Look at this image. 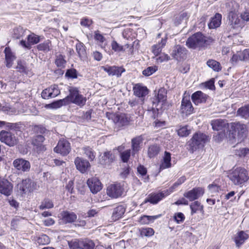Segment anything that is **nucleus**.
I'll return each mask as SVG.
<instances>
[{
  "instance_id": "39",
  "label": "nucleus",
  "mask_w": 249,
  "mask_h": 249,
  "mask_svg": "<svg viewBox=\"0 0 249 249\" xmlns=\"http://www.w3.org/2000/svg\"><path fill=\"white\" fill-rule=\"evenodd\" d=\"M52 43L50 40H47L44 42L38 44L37 46V49L38 51L44 52H48L51 50Z\"/></svg>"
},
{
  "instance_id": "50",
  "label": "nucleus",
  "mask_w": 249,
  "mask_h": 249,
  "mask_svg": "<svg viewBox=\"0 0 249 249\" xmlns=\"http://www.w3.org/2000/svg\"><path fill=\"white\" fill-rule=\"evenodd\" d=\"M81 240L73 239L68 241V245L71 249H81Z\"/></svg>"
},
{
  "instance_id": "16",
  "label": "nucleus",
  "mask_w": 249,
  "mask_h": 249,
  "mask_svg": "<svg viewBox=\"0 0 249 249\" xmlns=\"http://www.w3.org/2000/svg\"><path fill=\"white\" fill-rule=\"evenodd\" d=\"M169 194L168 190H165L157 194H151L145 199L144 203L149 202L152 204H156L163 197Z\"/></svg>"
},
{
  "instance_id": "19",
  "label": "nucleus",
  "mask_w": 249,
  "mask_h": 249,
  "mask_svg": "<svg viewBox=\"0 0 249 249\" xmlns=\"http://www.w3.org/2000/svg\"><path fill=\"white\" fill-rule=\"evenodd\" d=\"M229 23L233 28L241 27L242 26V21L239 18L237 12L234 11H231L228 16Z\"/></svg>"
},
{
  "instance_id": "18",
  "label": "nucleus",
  "mask_w": 249,
  "mask_h": 249,
  "mask_svg": "<svg viewBox=\"0 0 249 249\" xmlns=\"http://www.w3.org/2000/svg\"><path fill=\"white\" fill-rule=\"evenodd\" d=\"M13 165L17 170L22 172H28L31 168L30 162L22 158L14 160Z\"/></svg>"
},
{
  "instance_id": "63",
  "label": "nucleus",
  "mask_w": 249,
  "mask_h": 249,
  "mask_svg": "<svg viewBox=\"0 0 249 249\" xmlns=\"http://www.w3.org/2000/svg\"><path fill=\"white\" fill-rule=\"evenodd\" d=\"M112 50L115 52L124 51V47L119 44L116 41H113L111 43Z\"/></svg>"
},
{
  "instance_id": "60",
  "label": "nucleus",
  "mask_w": 249,
  "mask_h": 249,
  "mask_svg": "<svg viewBox=\"0 0 249 249\" xmlns=\"http://www.w3.org/2000/svg\"><path fill=\"white\" fill-rule=\"evenodd\" d=\"M174 218L175 221L178 224H180L184 221L185 219V216L182 213H177L175 214Z\"/></svg>"
},
{
  "instance_id": "45",
  "label": "nucleus",
  "mask_w": 249,
  "mask_h": 249,
  "mask_svg": "<svg viewBox=\"0 0 249 249\" xmlns=\"http://www.w3.org/2000/svg\"><path fill=\"white\" fill-rule=\"evenodd\" d=\"M83 150L86 156L91 160L92 161L95 159V153L92 149L89 146L83 148Z\"/></svg>"
},
{
  "instance_id": "44",
  "label": "nucleus",
  "mask_w": 249,
  "mask_h": 249,
  "mask_svg": "<svg viewBox=\"0 0 249 249\" xmlns=\"http://www.w3.org/2000/svg\"><path fill=\"white\" fill-rule=\"evenodd\" d=\"M158 217V216H148L143 215L141 217L140 219V222L142 224H148L150 222H153Z\"/></svg>"
},
{
  "instance_id": "6",
  "label": "nucleus",
  "mask_w": 249,
  "mask_h": 249,
  "mask_svg": "<svg viewBox=\"0 0 249 249\" xmlns=\"http://www.w3.org/2000/svg\"><path fill=\"white\" fill-rule=\"evenodd\" d=\"M0 141L9 146H14L18 143V138L10 131L1 130L0 132Z\"/></svg>"
},
{
  "instance_id": "28",
  "label": "nucleus",
  "mask_w": 249,
  "mask_h": 249,
  "mask_svg": "<svg viewBox=\"0 0 249 249\" xmlns=\"http://www.w3.org/2000/svg\"><path fill=\"white\" fill-rule=\"evenodd\" d=\"M31 180L30 179L23 180L21 183L18 184L17 187L20 193H26L31 191Z\"/></svg>"
},
{
  "instance_id": "38",
  "label": "nucleus",
  "mask_w": 249,
  "mask_h": 249,
  "mask_svg": "<svg viewBox=\"0 0 249 249\" xmlns=\"http://www.w3.org/2000/svg\"><path fill=\"white\" fill-rule=\"evenodd\" d=\"M190 207L191 209V215L200 211L202 213H204L203 207L198 201H195L191 204Z\"/></svg>"
},
{
  "instance_id": "53",
  "label": "nucleus",
  "mask_w": 249,
  "mask_h": 249,
  "mask_svg": "<svg viewBox=\"0 0 249 249\" xmlns=\"http://www.w3.org/2000/svg\"><path fill=\"white\" fill-rule=\"evenodd\" d=\"M185 180L186 178L185 176L180 177L175 183H174L173 186L170 188L168 190L169 193L170 194L171 192H173L174 189L182 184Z\"/></svg>"
},
{
  "instance_id": "21",
  "label": "nucleus",
  "mask_w": 249,
  "mask_h": 249,
  "mask_svg": "<svg viewBox=\"0 0 249 249\" xmlns=\"http://www.w3.org/2000/svg\"><path fill=\"white\" fill-rule=\"evenodd\" d=\"M204 193V190L202 188H195L184 193V196L189 199L190 201H193L202 196Z\"/></svg>"
},
{
  "instance_id": "23",
  "label": "nucleus",
  "mask_w": 249,
  "mask_h": 249,
  "mask_svg": "<svg viewBox=\"0 0 249 249\" xmlns=\"http://www.w3.org/2000/svg\"><path fill=\"white\" fill-rule=\"evenodd\" d=\"M186 54V50L180 46H176L172 53V56L178 61H181L185 58Z\"/></svg>"
},
{
  "instance_id": "10",
  "label": "nucleus",
  "mask_w": 249,
  "mask_h": 249,
  "mask_svg": "<svg viewBox=\"0 0 249 249\" xmlns=\"http://www.w3.org/2000/svg\"><path fill=\"white\" fill-rule=\"evenodd\" d=\"M12 184L6 178L0 177V193L9 196L13 192Z\"/></svg>"
},
{
  "instance_id": "47",
  "label": "nucleus",
  "mask_w": 249,
  "mask_h": 249,
  "mask_svg": "<svg viewBox=\"0 0 249 249\" xmlns=\"http://www.w3.org/2000/svg\"><path fill=\"white\" fill-rule=\"evenodd\" d=\"M67 100V99H66V97L65 98L63 99H60L52 103V104H50V106L51 107L53 108H59L64 105H66L68 104Z\"/></svg>"
},
{
  "instance_id": "48",
  "label": "nucleus",
  "mask_w": 249,
  "mask_h": 249,
  "mask_svg": "<svg viewBox=\"0 0 249 249\" xmlns=\"http://www.w3.org/2000/svg\"><path fill=\"white\" fill-rule=\"evenodd\" d=\"M53 207V204L52 200L48 198L44 199L41 202L39 208L40 210L51 209Z\"/></svg>"
},
{
  "instance_id": "27",
  "label": "nucleus",
  "mask_w": 249,
  "mask_h": 249,
  "mask_svg": "<svg viewBox=\"0 0 249 249\" xmlns=\"http://www.w3.org/2000/svg\"><path fill=\"white\" fill-rule=\"evenodd\" d=\"M133 91L135 95L142 98L148 93L147 88L141 84H136L133 87Z\"/></svg>"
},
{
  "instance_id": "17",
  "label": "nucleus",
  "mask_w": 249,
  "mask_h": 249,
  "mask_svg": "<svg viewBox=\"0 0 249 249\" xmlns=\"http://www.w3.org/2000/svg\"><path fill=\"white\" fill-rule=\"evenodd\" d=\"M102 69L107 72L109 76H116L119 77L122 73L124 72L125 70L122 67L113 66H102Z\"/></svg>"
},
{
  "instance_id": "58",
  "label": "nucleus",
  "mask_w": 249,
  "mask_h": 249,
  "mask_svg": "<svg viewBox=\"0 0 249 249\" xmlns=\"http://www.w3.org/2000/svg\"><path fill=\"white\" fill-rule=\"evenodd\" d=\"M23 219V218L19 216H16L13 218L11 222V226L12 228L13 229H17L19 222Z\"/></svg>"
},
{
  "instance_id": "36",
  "label": "nucleus",
  "mask_w": 249,
  "mask_h": 249,
  "mask_svg": "<svg viewBox=\"0 0 249 249\" xmlns=\"http://www.w3.org/2000/svg\"><path fill=\"white\" fill-rule=\"evenodd\" d=\"M249 237L248 235L244 231L238 232L235 237V242L237 246L242 244Z\"/></svg>"
},
{
  "instance_id": "34",
  "label": "nucleus",
  "mask_w": 249,
  "mask_h": 249,
  "mask_svg": "<svg viewBox=\"0 0 249 249\" xmlns=\"http://www.w3.org/2000/svg\"><path fill=\"white\" fill-rule=\"evenodd\" d=\"M166 43V39L162 38L160 42L152 47V52L156 55H158L161 52L162 49Z\"/></svg>"
},
{
  "instance_id": "3",
  "label": "nucleus",
  "mask_w": 249,
  "mask_h": 249,
  "mask_svg": "<svg viewBox=\"0 0 249 249\" xmlns=\"http://www.w3.org/2000/svg\"><path fill=\"white\" fill-rule=\"evenodd\" d=\"M69 92V95L66 97L68 104L72 103L80 107L84 106L85 105L87 99L79 93L77 88H70Z\"/></svg>"
},
{
  "instance_id": "12",
  "label": "nucleus",
  "mask_w": 249,
  "mask_h": 249,
  "mask_svg": "<svg viewBox=\"0 0 249 249\" xmlns=\"http://www.w3.org/2000/svg\"><path fill=\"white\" fill-rule=\"evenodd\" d=\"M76 169L81 173H85L90 168L89 161L82 158L77 157L74 160Z\"/></svg>"
},
{
  "instance_id": "13",
  "label": "nucleus",
  "mask_w": 249,
  "mask_h": 249,
  "mask_svg": "<svg viewBox=\"0 0 249 249\" xmlns=\"http://www.w3.org/2000/svg\"><path fill=\"white\" fill-rule=\"evenodd\" d=\"M60 222L64 224L72 223L77 219V215L72 212L63 211L60 213Z\"/></svg>"
},
{
  "instance_id": "11",
  "label": "nucleus",
  "mask_w": 249,
  "mask_h": 249,
  "mask_svg": "<svg viewBox=\"0 0 249 249\" xmlns=\"http://www.w3.org/2000/svg\"><path fill=\"white\" fill-rule=\"evenodd\" d=\"M60 93V91L57 85H52L50 87L43 90L41 97L44 99L54 98Z\"/></svg>"
},
{
  "instance_id": "61",
  "label": "nucleus",
  "mask_w": 249,
  "mask_h": 249,
  "mask_svg": "<svg viewBox=\"0 0 249 249\" xmlns=\"http://www.w3.org/2000/svg\"><path fill=\"white\" fill-rule=\"evenodd\" d=\"M17 70L20 72H25L26 71V63L21 60L18 62V65L16 67Z\"/></svg>"
},
{
  "instance_id": "25",
  "label": "nucleus",
  "mask_w": 249,
  "mask_h": 249,
  "mask_svg": "<svg viewBox=\"0 0 249 249\" xmlns=\"http://www.w3.org/2000/svg\"><path fill=\"white\" fill-rule=\"evenodd\" d=\"M114 122L119 126L127 125L130 122V117L125 114H121L114 116Z\"/></svg>"
},
{
  "instance_id": "4",
  "label": "nucleus",
  "mask_w": 249,
  "mask_h": 249,
  "mask_svg": "<svg viewBox=\"0 0 249 249\" xmlns=\"http://www.w3.org/2000/svg\"><path fill=\"white\" fill-rule=\"evenodd\" d=\"M211 125L214 130L219 131L218 137L220 139L218 141H221L222 138L225 136V131L229 128L227 121L220 119H215L211 121Z\"/></svg>"
},
{
  "instance_id": "30",
  "label": "nucleus",
  "mask_w": 249,
  "mask_h": 249,
  "mask_svg": "<svg viewBox=\"0 0 249 249\" xmlns=\"http://www.w3.org/2000/svg\"><path fill=\"white\" fill-rule=\"evenodd\" d=\"M222 15L216 13L214 16L211 18V21L208 24L210 29H214L218 27L221 23Z\"/></svg>"
},
{
  "instance_id": "52",
  "label": "nucleus",
  "mask_w": 249,
  "mask_h": 249,
  "mask_svg": "<svg viewBox=\"0 0 249 249\" xmlns=\"http://www.w3.org/2000/svg\"><path fill=\"white\" fill-rule=\"evenodd\" d=\"M157 70L158 67L156 66L148 67L142 71V74L146 76H149L156 72Z\"/></svg>"
},
{
  "instance_id": "1",
  "label": "nucleus",
  "mask_w": 249,
  "mask_h": 249,
  "mask_svg": "<svg viewBox=\"0 0 249 249\" xmlns=\"http://www.w3.org/2000/svg\"><path fill=\"white\" fill-rule=\"evenodd\" d=\"M228 177L234 185L241 187L249 180V172L245 168L241 167L230 170Z\"/></svg>"
},
{
  "instance_id": "54",
  "label": "nucleus",
  "mask_w": 249,
  "mask_h": 249,
  "mask_svg": "<svg viewBox=\"0 0 249 249\" xmlns=\"http://www.w3.org/2000/svg\"><path fill=\"white\" fill-rule=\"evenodd\" d=\"M45 139L42 135H37L32 140V144L36 146H39L44 142Z\"/></svg>"
},
{
  "instance_id": "14",
  "label": "nucleus",
  "mask_w": 249,
  "mask_h": 249,
  "mask_svg": "<svg viewBox=\"0 0 249 249\" xmlns=\"http://www.w3.org/2000/svg\"><path fill=\"white\" fill-rule=\"evenodd\" d=\"M40 36L34 33H31L27 37V42L24 40L20 41V45L23 47L30 49L31 46L38 43L40 41Z\"/></svg>"
},
{
  "instance_id": "51",
  "label": "nucleus",
  "mask_w": 249,
  "mask_h": 249,
  "mask_svg": "<svg viewBox=\"0 0 249 249\" xmlns=\"http://www.w3.org/2000/svg\"><path fill=\"white\" fill-rule=\"evenodd\" d=\"M131 156V150L127 149L120 153V157L124 162H127Z\"/></svg>"
},
{
  "instance_id": "20",
  "label": "nucleus",
  "mask_w": 249,
  "mask_h": 249,
  "mask_svg": "<svg viewBox=\"0 0 249 249\" xmlns=\"http://www.w3.org/2000/svg\"><path fill=\"white\" fill-rule=\"evenodd\" d=\"M87 184L90 191L93 194H96L99 192L102 188V184L98 178L93 177L87 180Z\"/></svg>"
},
{
  "instance_id": "31",
  "label": "nucleus",
  "mask_w": 249,
  "mask_h": 249,
  "mask_svg": "<svg viewBox=\"0 0 249 249\" xmlns=\"http://www.w3.org/2000/svg\"><path fill=\"white\" fill-rule=\"evenodd\" d=\"M5 56L6 65L8 68H10L13 64V61L15 59V56L12 53L9 47H6L4 50Z\"/></svg>"
},
{
  "instance_id": "59",
  "label": "nucleus",
  "mask_w": 249,
  "mask_h": 249,
  "mask_svg": "<svg viewBox=\"0 0 249 249\" xmlns=\"http://www.w3.org/2000/svg\"><path fill=\"white\" fill-rule=\"evenodd\" d=\"M7 127L11 130L20 131L21 129L22 126L20 123H7Z\"/></svg>"
},
{
  "instance_id": "7",
  "label": "nucleus",
  "mask_w": 249,
  "mask_h": 249,
  "mask_svg": "<svg viewBox=\"0 0 249 249\" xmlns=\"http://www.w3.org/2000/svg\"><path fill=\"white\" fill-rule=\"evenodd\" d=\"M231 128L234 131V135L236 136L238 142H241L246 137L248 129L246 124L240 122L232 123Z\"/></svg>"
},
{
  "instance_id": "56",
  "label": "nucleus",
  "mask_w": 249,
  "mask_h": 249,
  "mask_svg": "<svg viewBox=\"0 0 249 249\" xmlns=\"http://www.w3.org/2000/svg\"><path fill=\"white\" fill-rule=\"evenodd\" d=\"M66 63L64 56L61 54L58 55L55 59V63L57 67H64Z\"/></svg>"
},
{
  "instance_id": "49",
  "label": "nucleus",
  "mask_w": 249,
  "mask_h": 249,
  "mask_svg": "<svg viewBox=\"0 0 249 249\" xmlns=\"http://www.w3.org/2000/svg\"><path fill=\"white\" fill-rule=\"evenodd\" d=\"M36 241L39 245L48 244L50 242L49 237L46 234H42L36 237Z\"/></svg>"
},
{
  "instance_id": "26",
  "label": "nucleus",
  "mask_w": 249,
  "mask_h": 249,
  "mask_svg": "<svg viewBox=\"0 0 249 249\" xmlns=\"http://www.w3.org/2000/svg\"><path fill=\"white\" fill-rule=\"evenodd\" d=\"M207 98L208 96L201 91L195 92L191 96L193 102L196 105L205 103L206 101Z\"/></svg>"
},
{
  "instance_id": "43",
  "label": "nucleus",
  "mask_w": 249,
  "mask_h": 249,
  "mask_svg": "<svg viewBox=\"0 0 249 249\" xmlns=\"http://www.w3.org/2000/svg\"><path fill=\"white\" fill-rule=\"evenodd\" d=\"M207 64L208 67L215 71H219L221 70L220 64L216 60L213 59L209 60L207 62Z\"/></svg>"
},
{
  "instance_id": "64",
  "label": "nucleus",
  "mask_w": 249,
  "mask_h": 249,
  "mask_svg": "<svg viewBox=\"0 0 249 249\" xmlns=\"http://www.w3.org/2000/svg\"><path fill=\"white\" fill-rule=\"evenodd\" d=\"M65 75L69 78H75L77 77V71L75 69H70L67 71Z\"/></svg>"
},
{
  "instance_id": "2",
  "label": "nucleus",
  "mask_w": 249,
  "mask_h": 249,
  "mask_svg": "<svg viewBox=\"0 0 249 249\" xmlns=\"http://www.w3.org/2000/svg\"><path fill=\"white\" fill-rule=\"evenodd\" d=\"M208 141V137L206 134L201 132L196 133L189 142L190 150L193 152L197 148L203 147Z\"/></svg>"
},
{
  "instance_id": "42",
  "label": "nucleus",
  "mask_w": 249,
  "mask_h": 249,
  "mask_svg": "<svg viewBox=\"0 0 249 249\" xmlns=\"http://www.w3.org/2000/svg\"><path fill=\"white\" fill-rule=\"evenodd\" d=\"M80 249H93L95 247L94 243L91 240H81Z\"/></svg>"
},
{
  "instance_id": "55",
  "label": "nucleus",
  "mask_w": 249,
  "mask_h": 249,
  "mask_svg": "<svg viewBox=\"0 0 249 249\" xmlns=\"http://www.w3.org/2000/svg\"><path fill=\"white\" fill-rule=\"evenodd\" d=\"M235 155L240 157H245L249 154L248 148H242L235 151Z\"/></svg>"
},
{
  "instance_id": "22",
  "label": "nucleus",
  "mask_w": 249,
  "mask_h": 249,
  "mask_svg": "<svg viewBox=\"0 0 249 249\" xmlns=\"http://www.w3.org/2000/svg\"><path fill=\"white\" fill-rule=\"evenodd\" d=\"M143 141V138L142 135L136 137L131 139V149L132 155L135 156L142 148V144Z\"/></svg>"
},
{
  "instance_id": "8",
  "label": "nucleus",
  "mask_w": 249,
  "mask_h": 249,
  "mask_svg": "<svg viewBox=\"0 0 249 249\" xmlns=\"http://www.w3.org/2000/svg\"><path fill=\"white\" fill-rule=\"evenodd\" d=\"M71 147L70 142L65 139H61L58 142L57 145L54 148V151L60 153L62 156L67 155L71 151Z\"/></svg>"
},
{
  "instance_id": "29",
  "label": "nucleus",
  "mask_w": 249,
  "mask_h": 249,
  "mask_svg": "<svg viewBox=\"0 0 249 249\" xmlns=\"http://www.w3.org/2000/svg\"><path fill=\"white\" fill-rule=\"evenodd\" d=\"M160 151V147L158 144H152L148 146L147 149V156L150 158L156 157Z\"/></svg>"
},
{
  "instance_id": "62",
  "label": "nucleus",
  "mask_w": 249,
  "mask_h": 249,
  "mask_svg": "<svg viewBox=\"0 0 249 249\" xmlns=\"http://www.w3.org/2000/svg\"><path fill=\"white\" fill-rule=\"evenodd\" d=\"M143 99H135L129 102V104L131 107H138L139 105H142L143 103Z\"/></svg>"
},
{
  "instance_id": "33",
  "label": "nucleus",
  "mask_w": 249,
  "mask_h": 249,
  "mask_svg": "<svg viewBox=\"0 0 249 249\" xmlns=\"http://www.w3.org/2000/svg\"><path fill=\"white\" fill-rule=\"evenodd\" d=\"M171 154L169 152L165 151L163 157V161L160 165V169L163 170L171 167Z\"/></svg>"
},
{
  "instance_id": "35",
  "label": "nucleus",
  "mask_w": 249,
  "mask_h": 249,
  "mask_svg": "<svg viewBox=\"0 0 249 249\" xmlns=\"http://www.w3.org/2000/svg\"><path fill=\"white\" fill-rule=\"evenodd\" d=\"M76 52L78 54L79 57L81 60H84L87 57L86 51L85 46L83 43L78 42L76 45Z\"/></svg>"
},
{
  "instance_id": "9",
  "label": "nucleus",
  "mask_w": 249,
  "mask_h": 249,
  "mask_svg": "<svg viewBox=\"0 0 249 249\" xmlns=\"http://www.w3.org/2000/svg\"><path fill=\"white\" fill-rule=\"evenodd\" d=\"M123 192L124 188L120 183L111 184L107 189V195L112 198H118L121 196Z\"/></svg>"
},
{
  "instance_id": "15",
  "label": "nucleus",
  "mask_w": 249,
  "mask_h": 249,
  "mask_svg": "<svg viewBox=\"0 0 249 249\" xmlns=\"http://www.w3.org/2000/svg\"><path fill=\"white\" fill-rule=\"evenodd\" d=\"M180 110L182 113L186 115L190 114L193 112L194 108L189 95H184L181 102Z\"/></svg>"
},
{
  "instance_id": "57",
  "label": "nucleus",
  "mask_w": 249,
  "mask_h": 249,
  "mask_svg": "<svg viewBox=\"0 0 249 249\" xmlns=\"http://www.w3.org/2000/svg\"><path fill=\"white\" fill-rule=\"evenodd\" d=\"M178 133L179 136L186 137L190 133V130L187 128V126H185L180 128L178 130Z\"/></svg>"
},
{
  "instance_id": "41",
  "label": "nucleus",
  "mask_w": 249,
  "mask_h": 249,
  "mask_svg": "<svg viewBox=\"0 0 249 249\" xmlns=\"http://www.w3.org/2000/svg\"><path fill=\"white\" fill-rule=\"evenodd\" d=\"M26 32V30L24 29L21 26H18L14 29L12 36L16 39H19L25 36Z\"/></svg>"
},
{
  "instance_id": "46",
  "label": "nucleus",
  "mask_w": 249,
  "mask_h": 249,
  "mask_svg": "<svg viewBox=\"0 0 249 249\" xmlns=\"http://www.w3.org/2000/svg\"><path fill=\"white\" fill-rule=\"evenodd\" d=\"M167 90L164 88H160L158 93V102H164L167 99Z\"/></svg>"
},
{
  "instance_id": "37",
  "label": "nucleus",
  "mask_w": 249,
  "mask_h": 249,
  "mask_svg": "<svg viewBox=\"0 0 249 249\" xmlns=\"http://www.w3.org/2000/svg\"><path fill=\"white\" fill-rule=\"evenodd\" d=\"M237 115L245 119L249 118V104L238 108L237 111Z\"/></svg>"
},
{
  "instance_id": "32",
  "label": "nucleus",
  "mask_w": 249,
  "mask_h": 249,
  "mask_svg": "<svg viewBox=\"0 0 249 249\" xmlns=\"http://www.w3.org/2000/svg\"><path fill=\"white\" fill-rule=\"evenodd\" d=\"M94 38L96 41L97 43L102 48H105L107 44V42L106 38L103 35L101 34L98 31L94 32Z\"/></svg>"
},
{
  "instance_id": "24",
  "label": "nucleus",
  "mask_w": 249,
  "mask_h": 249,
  "mask_svg": "<svg viewBox=\"0 0 249 249\" xmlns=\"http://www.w3.org/2000/svg\"><path fill=\"white\" fill-rule=\"evenodd\" d=\"M115 156L110 152H105L101 155L99 158V163L103 165H108L114 160Z\"/></svg>"
},
{
  "instance_id": "40",
  "label": "nucleus",
  "mask_w": 249,
  "mask_h": 249,
  "mask_svg": "<svg viewBox=\"0 0 249 249\" xmlns=\"http://www.w3.org/2000/svg\"><path fill=\"white\" fill-rule=\"evenodd\" d=\"M124 212L125 209L124 207L122 205L119 206L114 208L112 213V217L115 220L118 219L122 217Z\"/></svg>"
},
{
  "instance_id": "5",
  "label": "nucleus",
  "mask_w": 249,
  "mask_h": 249,
  "mask_svg": "<svg viewBox=\"0 0 249 249\" xmlns=\"http://www.w3.org/2000/svg\"><path fill=\"white\" fill-rule=\"evenodd\" d=\"M206 41V37L201 33L198 32L188 38L186 45L190 48L195 49L203 46Z\"/></svg>"
}]
</instances>
